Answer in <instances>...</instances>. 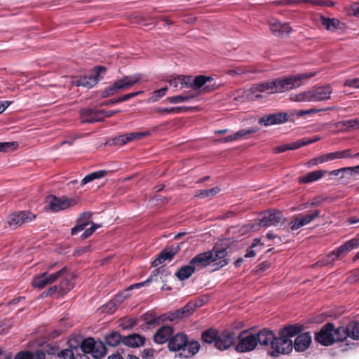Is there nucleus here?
<instances>
[{"label": "nucleus", "mask_w": 359, "mask_h": 359, "mask_svg": "<svg viewBox=\"0 0 359 359\" xmlns=\"http://www.w3.org/2000/svg\"><path fill=\"white\" fill-rule=\"evenodd\" d=\"M315 75L316 73H301L254 84L250 88L248 96L252 99H259L262 97L260 93L270 91V93H278L290 90L301 86L303 84V80L311 78Z\"/></svg>", "instance_id": "nucleus-1"}, {"label": "nucleus", "mask_w": 359, "mask_h": 359, "mask_svg": "<svg viewBox=\"0 0 359 359\" xmlns=\"http://www.w3.org/2000/svg\"><path fill=\"white\" fill-rule=\"evenodd\" d=\"M203 342L212 344L219 351H226L236 343V334L233 330L225 329L222 331L216 328H209L201 333Z\"/></svg>", "instance_id": "nucleus-2"}, {"label": "nucleus", "mask_w": 359, "mask_h": 359, "mask_svg": "<svg viewBox=\"0 0 359 359\" xmlns=\"http://www.w3.org/2000/svg\"><path fill=\"white\" fill-rule=\"evenodd\" d=\"M168 348L172 352L183 351L185 353H180V356L189 358L196 354L201 348V345L198 341H189L188 336L183 332L172 334L170 339Z\"/></svg>", "instance_id": "nucleus-3"}, {"label": "nucleus", "mask_w": 359, "mask_h": 359, "mask_svg": "<svg viewBox=\"0 0 359 359\" xmlns=\"http://www.w3.org/2000/svg\"><path fill=\"white\" fill-rule=\"evenodd\" d=\"M304 330V326L300 323L286 324L281 327L278 332L282 354H289L292 351V337L298 336Z\"/></svg>", "instance_id": "nucleus-4"}, {"label": "nucleus", "mask_w": 359, "mask_h": 359, "mask_svg": "<svg viewBox=\"0 0 359 359\" xmlns=\"http://www.w3.org/2000/svg\"><path fill=\"white\" fill-rule=\"evenodd\" d=\"M255 339L257 344L271 346V350L269 351L270 356L276 358L282 354L280 344L278 341V335H276L273 331L264 328L255 334Z\"/></svg>", "instance_id": "nucleus-5"}, {"label": "nucleus", "mask_w": 359, "mask_h": 359, "mask_svg": "<svg viewBox=\"0 0 359 359\" xmlns=\"http://www.w3.org/2000/svg\"><path fill=\"white\" fill-rule=\"evenodd\" d=\"M142 79L140 74L124 76L123 78L115 81L112 84L107 86L101 92L100 96L106 98L115 95L118 90L128 89L136 83H139Z\"/></svg>", "instance_id": "nucleus-6"}, {"label": "nucleus", "mask_w": 359, "mask_h": 359, "mask_svg": "<svg viewBox=\"0 0 359 359\" xmlns=\"http://www.w3.org/2000/svg\"><path fill=\"white\" fill-rule=\"evenodd\" d=\"M358 247H359V233L356 234L355 238L346 241L343 245L329 253L325 258H323L322 262L325 265H332L336 259L345 256L348 252L357 248Z\"/></svg>", "instance_id": "nucleus-7"}, {"label": "nucleus", "mask_w": 359, "mask_h": 359, "mask_svg": "<svg viewBox=\"0 0 359 359\" xmlns=\"http://www.w3.org/2000/svg\"><path fill=\"white\" fill-rule=\"evenodd\" d=\"M236 341L234 350L238 353L252 351L257 346L255 334L251 333L249 330H242L236 334Z\"/></svg>", "instance_id": "nucleus-8"}, {"label": "nucleus", "mask_w": 359, "mask_h": 359, "mask_svg": "<svg viewBox=\"0 0 359 359\" xmlns=\"http://www.w3.org/2000/svg\"><path fill=\"white\" fill-rule=\"evenodd\" d=\"M86 353H90L95 359H101L107 353L105 344L102 341H95L92 337L83 339L80 343Z\"/></svg>", "instance_id": "nucleus-9"}, {"label": "nucleus", "mask_w": 359, "mask_h": 359, "mask_svg": "<svg viewBox=\"0 0 359 359\" xmlns=\"http://www.w3.org/2000/svg\"><path fill=\"white\" fill-rule=\"evenodd\" d=\"M66 271L67 266H64L54 273H50L49 271H45L33 278L32 285L35 288L42 289L47 285L52 284L56 281Z\"/></svg>", "instance_id": "nucleus-10"}, {"label": "nucleus", "mask_w": 359, "mask_h": 359, "mask_svg": "<svg viewBox=\"0 0 359 359\" xmlns=\"http://www.w3.org/2000/svg\"><path fill=\"white\" fill-rule=\"evenodd\" d=\"M46 202L48 203V208L52 212H55L74 206L76 203V200L74 198H68L65 196L57 197L54 195L46 196Z\"/></svg>", "instance_id": "nucleus-11"}, {"label": "nucleus", "mask_w": 359, "mask_h": 359, "mask_svg": "<svg viewBox=\"0 0 359 359\" xmlns=\"http://www.w3.org/2000/svg\"><path fill=\"white\" fill-rule=\"evenodd\" d=\"M285 222L286 217L280 210L271 209L264 213L260 219L259 226L262 227L277 226L279 224H283Z\"/></svg>", "instance_id": "nucleus-12"}, {"label": "nucleus", "mask_w": 359, "mask_h": 359, "mask_svg": "<svg viewBox=\"0 0 359 359\" xmlns=\"http://www.w3.org/2000/svg\"><path fill=\"white\" fill-rule=\"evenodd\" d=\"M36 217V215L29 211H17L9 215L8 224L13 229H17L23 224L34 221Z\"/></svg>", "instance_id": "nucleus-13"}, {"label": "nucleus", "mask_w": 359, "mask_h": 359, "mask_svg": "<svg viewBox=\"0 0 359 359\" xmlns=\"http://www.w3.org/2000/svg\"><path fill=\"white\" fill-rule=\"evenodd\" d=\"M227 248V245H223L222 243H217L210 250L212 252L214 262H215L213 264L214 270H218L229 264V259H224L228 255Z\"/></svg>", "instance_id": "nucleus-14"}, {"label": "nucleus", "mask_w": 359, "mask_h": 359, "mask_svg": "<svg viewBox=\"0 0 359 359\" xmlns=\"http://www.w3.org/2000/svg\"><path fill=\"white\" fill-rule=\"evenodd\" d=\"M315 341L324 346L334 344L333 323H327L324 325L320 331L315 334Z\"/></svg>", "instance_id": "nucleus-15"}, {"label": "nucleus", "mask_w": 359, "mask_h": 359, "mask_svg": "<svg viewBox=\"0 0 359 359\" xmlns=\"http://www.w3.org/2000/svg\"><path fill=\"white\" fill-rule=\"evenodd\" d=\"M320 213L319 210H315L310 214H299L288 223L289 227L292 231L297 230L318 217Z\"/></svg>", "instance_id": "nucleus-16"}, {"label": "nucleus", "mask_w": 359, "mask_h": 359, "mask_svg": "<svg viewBox=\"0 0 359 359\" xmlns=\"http://www.w3.org/2000/svg\"><path fill=\"white\" fill-rule=\"evenodd\" d=\"M287 121H290V115L287 112H277L264 115L258 120V123L264 126L281 124Z\"/></svg>", "instance_id": "nucleus-17"}, {"label": "nucleus", "mask_w": 359, "mask_h": 359, "mask_svg": "<svg viewBox=\"0 0 359 359\" xmlns=\"http://www.w3.org/2000/svg\"><path fill=\"white\" fill-rule=\"evenodd\" d=\"M214 262V257L212 251H206L194 256L189 262V264L196 266V270L206 268Z\"/></svg>", "instance_id": "nucleus-18"}, {"label": "nucleus", "mask_w": 359, "mask_h": 359, "mask_svg": "<svg viewBox=\"0 0 359 359\" xmlns=\"http://www.w3.org/2000/svg\"><path fill=\"white\" fill-rule=\"evenodd\" d=\"M312 341V336L310 332H302L292 341V349L297 352H303L309 348Z\"/></svg>", "instance_id": "nucleus-19"}, {"label": "nucleus", "mask_w": 359, "mask_h": 359, "mask_svg": "<svg viewBox=\"0 0 359 359\" xmlns=\"http://www.w3.org/2000/svg\"><path fill=\"white\" fill-rule=\"evenodd\" d=\"M101 109L84 108L80 111V118L82 123H93L102 121Z\"/></svg>", "instance_id": "nucleus-20"}, {"label": "nucleus", "mask_w": 359, "mask_h": 359, "mask_svg": "<svg viewBox=\"0 0 359 359\" xmlns=\"http://www.w3.org/2000/svg\"><path fill=\"white\" fill-rule=\"evenodd\" d=\"M173 333L174 329L172 326L163 325L154 334L153 340L158 344H163L166 342L168 343Z\"/></svg>", "instance_id": "nucleus-21"}, {"label": "nucleus", "mask_w": 359, "mask_h": 359, "mask_svg": "<svg viewBox=\"0 0 359 359\" xmlns=\"http://www.w3.org/2000/svg\"><path fill=\"white\" fill-rule=\"evenodd\" d=\"M60 277L62 280L58 285V294L59 296H63L74 287V276L68 273V269H67V271Z\"/></svg>", "instance_id": "nucleus-22"}, {"label": "nucleus", "mask_w": 359, "mask_h": 359, "mask_svg": "<svg viewBox=\"0 0 359 359\" xmlns=\"http://www.w3.org/2000/svg\"><path fill=\"white\" fill-rule=\"evenodd\" d=\"M269 26L272 34L276 36H283L292 31V28L288 23L282 24L274 20L269 22Z\"/></svg>", "instance_id": "nucleus-23"}, {"label": "nucleus", "mask_w": 359, "mask_h": 359, "mask_svg": "<svg viewBox=\"0 0 359 359\" xmlns=\"http://www.w3.org/2000/svg\"><path fill=\"white\" fill-rule=\"evenodd\" d=\"M259 128L257 127H251L249 128L241 129L233 135H228L225 137L221 138L219 142H229L235 140H240L245 137L246 136L256 133L258 132Z\"/></svg>", "instance_id": "nucleus-24"}, {"label": "nucleus", "mask_w": 359, "mask_h": 359, "mask_svg": "<svg viewBox=\"0 0 359 359\" xmlns=\"http://www.w3.org/2000/svg\"><path fill=\"white\" fill-rule=\"evenodd\" d=\"M313 102L323 101L330 99L332 89L330 86H322L311 90Z\"/></svg>", "instance_id": "nucleus-25"}, {"label": "nucleus", "mask_w": 359, "mask_h": 359, "mask_svg": "<svg viewBox=\"0 0 359 359\" xmlns=\"http://www.w3.org/2000/svg\"><path fill=\"white\" fill-rule=\"evenodd\" d=\"M146 338L139 334L133 333L123 337V344L131 348H138L144 345Z\"/></svg>", "instance_id": "nucleus-26"}, {"label": "nucleus", "mask_w": 359, "mask_h": 359, "mask_svg": "<svg viewBox=\"0 0 359 359\" xmlns=\"http://www.w3.org/2000/svg\"><path fill=\"white\" fill-rule=\"evenodd\" d=\"M107 69L104 66H96L92 71L86 74L87 81L89 83L90 88L95 86L99 80L100 77L105 74Z\"/></svg>", "instance_id": "nucleus-27"}, {"label": "nucleus", "mask_w": 359, "mask_h": 359, "mask_svg": "<svg viewBox=\"0 0 359 359\" xmlns=\"http://www.w3.org/2000/svg\"><path fill=\"white\" fill-rule=\"evenodd\" d=\"M104 344L111 347H115L119 345L121 343L123 344V337L118 331H111L107 334L104 337Z\"/></svg>", "instance_id": "nucleus-28"}, {"label": "nucleus", "mask_w": 359, "mask_h": 359, "mask_svg": "<svg viewBox=\"0 0 359 359\" xmlns=\"http://www.w3.org/2000/svg\"><path fill=\"white\" fill-rule=\"evenodd\" d=\"M326 170H318L308 172L304 176L299 177V182L303 184L311 183L322 178L325 173Z\"/></svg>", "instance_id": "nucleus-29"}, {"label": "nucleus", "mask_w": 359, "mask_h": 359, "mask_svg": "<svg viewBox=\"0 0 359 359\" xmlns=\"http://www.w3.org/2000/svg\"><path fill=\"white\" fill-rule=\"evenodd\" d=\"M196 271V266L189 264L182 266L175 273V276L181 281L188 279Z\"/></svg>", "instance_id": "nucleus-30"}, {"label": "nucleus", "mask_w": 359, "mask_h": 359, "mask_svg": "<svg viewBox=\"0 0 359 359\" xmlns=\"http://www.w3.org/2000/svg\"><path fill=\"white\" fill-rule=\"evenodd\" d=\"M13 359H44V354L40 351H22L15 354Z\"/></svg>", "instance_id": "nucleus-31"}, {"label": "nucleus", "mask_w": 359, "mask_h": 359, "mask_svg": "<svg viewBox=\"0 0 359 359\" xmlns=\"http://www.w3.org/2000/svg\"><path fill=\"white\" fill-rule=\"evenodd\" d=\"M213 78L211 76H206L204 75H198L196 76L192 83L189 82V87L192 88L194 90L200 89L202 87H205L208 82H212Z\"/></svg>", "instance_id": "nucleus-32"}, {"label": "nucleus", "mask_w": 359, "mask_h": 359, "mask_svg": "<svg viewBox=\"0 0 359 359\" xmlns=\"http://www.w3.org/2000/svg\"><path fill=\"white\" fill-rule=\"evenodd\" d=\"M348 325L346 327L339 326L336 327L333 323V335L334 343L343 341L348 337Z\"/></svg>", "instance_id": "nucleus-33"}, {"label": "nucleus", "mask_w": 359, "mask_h": 359, "mask_svg": "<svg viewBox=\"0 0 359 359\" xmlns=\"http://www.w3.org/2000/svg\"><path fill=\"white\" fill-rule=\"evenodd\" d=\"M325 110V109H314V108L309 109L290 110L288 112V115H290V121L294 122L295 116L302 117V116H304L305 115H309V114H315L317 112L323 111Z\"/></svg>", "instance_id": "nucleus-34"}, {"label": "nucleus", "mask_w": 359, "mask_h": 359, "mask_svg": "<svg viewBox=\"0 0 359 359\" xmlns=\"http://www.w3.org/2000/svg\"><path fill=\"white\" fill-rule=\"evenodd\" d=\"M320 23L325 27L328 31H334L339 29L340 22L336 18H330L323 15L320 16Z\"/></svg>", "instance_id": "nucleus-35"}, {"label": "nucleus", "mask_w": 359, "mask_h": 359, "mask_svg": "<svg viewBox=\"0 0 359 359\" xmlns=\"http://www.w3.org/2000/svg\"><path fill=\"white\" fill-rule=\"evenodd\" d=\"M192 107H157L156 109V111L158 113H166V114H181L184 112H187L191 111Z\"/></svg>", "instance_id": "nucleus-36"}, {"label": "nucleus", "mask_w": 359, "mask_h": 359, "mask_svg": "<svg viewBox=\"0 0 359 359\" xmlns=\"http://www.w3.org/2000/svg\"><path fill=\"white\" fill-rule=\"evenodd\" d=\"M69 348L60 351L55 359H75L74 349H76V345H73L71 341H69Z\"/></svg>", "instance_id": "nucleus-37"}, {"label": "nucleus", "mask_w": 359, "mask_h": 359, "mask_svg": "<svg viewBox=\"0 0 359 359\" xmlns=\"http://www.w3.org/2000/svg\"><path fill=\"white\" fill-rule=\"evenodd\" d=\"M304 146V143L299 144L298 140L286 144L280 145L273 148V152L274 154H280L285 152L287 150H295L301 148Z\"/></svg>", "instance_id": "nucleus-38"}, {"label": "nucleus", "mask_w": 359, "mask_h": 359, "mask_svg": "<svg viewBox=\"0 0 359 359\" xmlns=\"http://www.w3.org/2000/svg\"><path fill=\"white\" fill-rule=\"evenodd\" d=\"M130 142L128 133L109 139L106 144L122 146Z\"/></svg>", "instance_id": "nucleus-39"}, {"label": "nucleus", "mask_w": 359, "mask_h": 359, "mask_svg": "<svg viewBox=\"0 0 359 359\" xmlns=\"http://www.w3.org/2000/svg\"><path fill=\"white\" fill-rule=\"evenodd\" d=\"M348 337L355 340L359 339V323L351 321L348 324Z\"/></svg>", "instance_id": "nucleus-40"}, {"label": "nucleus", "mask_w": 359, "mask_h": 359, "mask_svg": "<svg viewBox=\"0 0 359 359\" xmlns=\"http://www.w3.org/2000/svg\"><path fill=\"white\" fill-rule=\"evenodd\" d=\"M36 351H40L44 354V357L46 355H57L59 351V346L56 343H50L46 345L43 347L42 349H37Z\"/></svg>", "instance_id": "nucleus-41"}, {"label": "nucleus", "mask_w": 359, "mask_h": 359, "mask_svg": "<svg viewBox=\"0 0 359 359\" xmlns=\"http://www.w3.org/2000/svg\"><path fill=\"white\" fill-rule=\"evenodd\" d=\"M191 80V78L185 77L184 76H178L177 77L173 78L172 79H170L169 81V83L171 86H172L175 88H177L178 86V84H181V87H189V81Z\"/></svg>", "instance_id": "nucleus-42"}, {"label": "nucleus", "mask_w": 359, "mask_h": 359, "mask_svg": "<svg viewBox=\"0 0 359 359\" xmlns=\"http://www.w3.org/2000/svg\"><path fill=\"white\" fill-rule=\"evenodd\" d=\"M220 191V188L218 187H212L209 189L200 190L196 195L201 198H205L209 196H214Z\"/></svg>", "instance_id": "nucleus-43"}, {"label": "nucleus", "mask_w": 359, "mask_h": 359, "mask_svg": "<svg viewBox=\"0 0 359 359\" xmlns=\"http://www.w3.org/2000/svg\"><path fill=\"white\" fill-rule=\"evenodd\" d=\"M168 90V87L165 86L153 91L151 96L149 98V102H157L166 94Z\"/></svg>", "instance_id": "nucleus-44"}, {"label": "nucleus", "mask_w": 359, "mask_h": 359, "mask_svg": "<svg viewBox=\"0 0 359 359\" xmlns=\"http://www.w3.org/2000/svg\"><path fill=\"white\" fill-rule=\"evenodd\" d=\"M158 318L153 313L147 312L142 316V319L145 323L149 326L155 327L158 325Z\"/></svg>", "instance_id": "nucleus-45"}, {"label": "nucleus", "mask_w": 359, "mask_h": 359, "mask_svg": "<svg viewBox=\"0 0 359 359\" xmlns=\"http://www.w3.org/2000/svg\"><path fill=\"white\" fill-rule=\"evenodd\" d=\"M326 198H324L323 196H317V197H315L313 198L310 203H304V204H302L300 208H299V210H303L304 208H307L309 207V205H311V206H318L320 205L322 203H323L324 201H326Z\"/></svg>", "instance_id": "nucleus-46"}, {"label": "nucleus", "mask_w": 359, "mask_h": 359, "mask_svg": "<svg viewBox=\"0 0 359 359\" xmlns=\"http://www.w3.org/2000/svg\"><path fill=\"white\" fill-rule=\"evenodd\" d=\"M197 306L198 305L196 304H194L192 302H189L185 306L181 308L185 318L191 316L194 312Z\"/></svg>", "instance_id": "nucleus-47"}, {"label": "nucleus", "mask_w": 359, "mask_h": 359, "mask_svg": "<svg viewBox=\"0 0 359 359\" xmlns=\"http://www.w3.org/2000/svg\"><path fill=\"white\" fill-rule=\"evenodd\" d=\"M311 93V90L302 92L297 95L295 100L297 102H313Z\"/></svg>", "instance_id": "nucleus-48"}, {"label": "nucleus", "mask_w": 359, "mask_h": 359, "mask_svg": "<svg viewBox=\"0 0 359 359\" xmlns=\"http://www.w3.org/2000/svg\"><path fill=\"white\" fill-rule=\"evenodd\" d=\"M72 83L76 86H83L90 88L89 83H88L86 74L83 76L76 77L73 79Z\"/></svg>", "instance_id": "nucleus-49"}, {"label": "nucleus", "mask_w": 359, "mask_h": 359, "mask_svg": "<svg viewBox=\"0 0 359 359\" xmlns=\"http://www.w3.org/2000/svg\"><path fill=\"white\" fill-rule=\"evenodd\" d=\"M17 142H0V151L6 152L11 149H15L18 147Z\"/></svg>", "instance_id": "nucleus-50"}, {"label": "nucleus", "mask_w": 359, "mask_h": 359, "mask_svg": "<svg viewBox=\"0 0 359 359\" xmlns=\"http://www.w3.org/2000/svg\"><path fill=\"white\" fill-rule=\"evenodd\" d=\"M358 118H355V119H348V120H345V121H339L337 123V127H340L341 126H346V127H348V128H355V126H358Z\"/></svg>", "instance_id": "nucleus-51"}, {"label": "nucleus", "mask_w": 359, "mask_h": 359, "mask_svg": "<svg viewBox=\"0 0 359 359\" xmlns=\"http://www.w3.org/2000/svg\"><path fill=\"white\" fill-rule=\"evenodd\" d=\"M92 217V214L90 212H84L79 217L76 219L78 223H83L85 224V227H86L90 222V218Z\"/></svg>", "instance_id": "nucleus-52"}, {"label": "nucleus", "mask_w": 359, "mask_h": 359, "mask_svg": "<svg viewBox=\"0 0 359 359\" xmlns=\"http://www.w3.org/2000/svg\"><path fill=\"white\" fill-rule=\"evenodd\" d=\"M99 227H100V224H93L90 228L86 229L84 232L81 234V238L82 240L86 239L90 236L93 235V233Z\"/></svg>", "instance_id": "nucleus-53"}, {"label": "nucleus", "mask_w": 359, "mask_h": 359, "mask_svg": "<svg viewBox=\"0 0 359 359\" xmlns=\"http://www.w3.org/2000/svg\"><path fill=\"white\" fill-rule=\"evenodd\" d=\"M150 135V133L149 131L147 132H135V133H128V135L130 138V142L135 140H140L144 137H146Z\"/></svg>", "instance_id": "nucleus-54"}, {"label": "nucleus", "mask_w": 359, "mask_h": 359, "mask_svg": "<svg viewBox=\"0 0 359 359\" xmlns=\"http://www.w3.org/2000/svg\"><path fill=\"white\" fill-rule=\"evenodd\" d=\"M118 307V306L117 305V303H115L111 299L103 306V311L107 312L109 313H113L116 311Z\"/></svg>", "instance_id": "nucleus-55"}, {"label": "nucleus", "mask_w": 359, "mask_h": 359, "mask_svg": "<svg viewBox=\"0 0 359 359\" xmlns=\"http://www.w3.org/2000/svg\"><path fill=\"white\" fill-rule=\"evenodd\" d=\"M166 100L171 104H177L187 102V97L184 95H179L167 97Z\"/></svg>", "instance_id": "nucleus-56"}, {"label": "nucleus", "mask_w": 359, "mask_h": 359, "mask_svg": "<svg viewBox=\"0 0 359 359\" xmlns=\"http://www.w3.org/2000/svg\"><path fill=\"white\" fill-rule=\"evenodd\" d=\"M339 152V158H358V156H355L352 153L351 149H346L344 150L338 151Z\"/></svg>", "instance_id": "nucleus-57"}, {"label": "nucleus", "mask_w": 359, "mask_h": 359, "mask_svg": "<svg viewBox=\"0 0 359 359\" xmlns=\"http://www.w3.org/2000/svg\"><path fill=\"white\" fill-rule=\"evenodd\" d=\"M130 293L129 292H125V290L118 294H116L113 299L112 300L115 302V303H117V305L119 306L120 304L126 299L128 298L129 296H130Z\"/></svg>", "instance_id": "nucleus-58"}, {"label": "nucleus", "mask_w": 359, "mask_h": 359, "mask_svg": "<svg viewBox=\"0 0 359 359\" xmlns=\"http://www.w3.org/2000/svg\"><path fill=\"white\" fill-rule=\"evenodd\" d=\"M183 244L184 243L173 244L170 246L166 247L165 248L173 258L174 256L180 252L181 250V245Z\"/></svg>", "instance_id": "nucleus-59"}, {"label": "nucleus", "mask_w": 359, "mask_h": 359, "mask_svg": "<svg viewBox=\"0 0 359 359\" xmlns=\"http://www.w3.org/2000/svg\"><path fill=\"white\" fill-rule=\"evenodd\" d=\"M150 282H151V278H148L146 280H144L143 282H140V283H137L131 285L130 287H128V288H126L125 290V292H129L130 290H132L133 289L140 288L143 286L147 285L148 283H149Z\"/></svg>", "instance_id": "nucleus-60"}, {"label": "nucleus", "mask_w": 359, "mask_h": 359, "mask_svg": "<svg viewBox=\"0 0 359 359\" xmlns=\"http://www.w3.org/2000/svg\"><path fill=\"white\" fill-rule=\"evenodd\" d=\"M344 86L359 88V78L348 79L344 81Z\"/></svg>", "instance_id": "nucleus-61"}, {"label": "nucleus", "mask_w": 359, "mask_h": 359, "mask_svg": "<svg viewBox=\"0 0 359 359\" xmlns=\"http://www.w3.org/2000/svg\"><path fill=\"white\" fill-rule=\"evenodd\" d=\"M170 316H171L170 321L178 320L185 318L182 309H177L173 313H170Z\"/></svg>", "instance_id": "nucleus-62"}, {"label": "nucleus", "mask_w": 359, "mask_h": 359, "mask_svg": "<svg viewBox=\"0 0 359 359\" xmlns=\"http://www.w3.org/2000/svg\"><path fill=\"white\" fill-rule=\"evenodd\" d=\"M155 352L154 348H145L142 351L141 357L142 359H153Z\"/></svg>", "instance_id": "nucleus-63"}, {"label": "nucleus", "mask_w": 359, "mask_h": 359, "mask_svg": "<svg viewBox=\"0 0 359 359\" xmlns=\"http://www.w3.org/2000/svg\"><path fill=\"white\" fill-rule=\"evenodd\" d=\"M56 293L58 294V286L53 285L49 287L47 290L43 292L41 294L42 297H47L48 296H53Z\"/></svg>", "instance_id": "nucleus-64"}]
</instances>
